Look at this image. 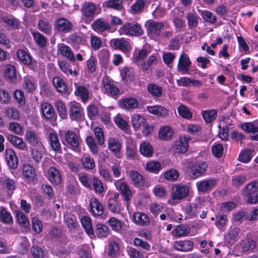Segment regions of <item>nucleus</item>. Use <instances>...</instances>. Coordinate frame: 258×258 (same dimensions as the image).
<instances>
[{"label":"nucleus","mask_w":258,"mask_h":258,"mask_svg":"<svg viewBox=\"0 0 258 258\" xmlns=\"http://www.w3.org/2000/svg\"><path fill=\"white\" fill-rule=\"evenodd\" d=\"M120 75L123 80H131L134 78L135 73L133 68L124 67L120 71Z\"/></svg>","instance_id":"nucleus-50"},{"label":"nucleus","mask_w":258,"mask_h":258,"mask_svg":"<svg viewBox=\"0 0 258 258\" xmlns=\"http://www.w3.org/2000/svg\"><path fill=\"white\" fill-rule=\"evenodd\" d=\"M107 206L108 210L113 213H119L121 211V205L115 199H109Z\"/></svg>","instance_id":"nucleus-41"},{"label":"nucleus","mask_w":258,"mask_h":258,"mask_svg":"<svg viewBox=\"0 0 258 258\" xmlns=\"http://www.w3.org/2000/svg\"><path fill=\"white\" fill-rule=\"evenodd\" d=\"M116 186L123 200L126 202H129L131 200L133 193L127 183L125 182H118L116 184Z\"/></svg>","instance_id":"nucleus-16"},{"label":"nucleus","mask_w":258,"mask_h":258,"mask_svg":"<svg viewBox=\"0 0 258 258\" xmlns=\"http://www.w3.org/2000/svg\"><path fill=\"white\" fill-rule=\"evenodd\" d=\"M90 210L94 216H101L103 214V207L96 198H92L90 201Z\"/></svg>","instance_id":"nucleus-23"},{"label":"nucleus","mask_w":258,"mask_h":258,"mask_svg":"<svg viewBox=\"0 0 258 258\" xmlns=\"http://www.w3.org/2000/svg\"><path fill=\"white\" fill-rule=\"evenodd\" d=\"M242 128L248 133L254 134L258 133V123L257 122L244 123L242 125Z\"/></svg>","instance_id":"nucleus-48"},{"label":"nucleus","mask_w":258,"mask_h":258,"mask_svg":"<svg viewBox=\"0 0 258 258\" xmlns=\"http://www.w3.org/2000/svg\"><path fill=\"white\" fill-rule=\"evenodd\" d=\"M186 18L187 20L188 27L190 28L196 27L199 23V16L191 13L187 14Z\"/></svg>","instance_id":"nucleus-63"},{"label":"nucleus","mask_w":258,"mask_h":258,"mask_svg":"<svg viewBox=\"0 0 258 258\" xmlns=\"http://www.w3.org/2000/svg\"><path fill=\"white\" fill-rule=\"evenodd\" d=\"M40 112L42 117L46 119L53 118L55 114L53 106L46 102H43L40 104Z\"/></svg>","instance_id":"nucleus-18"},{"label":"nucleus","mask_w":258,"mask_h":258,"mask_svg":"<svg viewBox=\"0 0 258 258\" xmlns=\"http://www.w3.org/2000/svg\"><path fill=\"white\" fill-rule=\"evenodd\" d=\"M218 181V179L213 178L200 180L196 183L197 189L201 192H207L216 186Z\"/></svg>","instance_id":"nucleus-5"},{"label":"nucleus","mask_w":258,"mask_h":258,"mask_svg":"<svg viewBox=\"0 0 258 258\" xmlns=\"http://www.w3.org/2000/svg\"><path fill=\"white\" fill-rule=\"evenodd\" d=\"M239 231L240 229L238 227L231 228L229 232L225 235L226 240L229 243L236 241L237 236Z\"/></svg>","instance_id":"nucleus-58"},{"label":"nucleus","mask_w":258,"mask_h":258,"mask_svg":"<svg viewBox=\"0 0 258 258\" xmlns=\"http://www.w3.org/2000/svg\"><path fill=\"white\" fill-rule=\"evenodd\" d=\"M0 217L1 221L5 224H10L13 221L12 217L10 213L4 207H1Z\"/></svg>","instance_id":"nucleus-60"},{"label":"nucleus","mask_w":258,"mask_h":258,"mask_svg":"<svg viewBox=\"0 0 258 258\" xmlns=\"http://www.w3.org/2000/svg\"><path fill=\"white\" fill-rule=\"evenodd\" d=\"M190 232V228L188 225L180 224L176 226L172 230V233L174 236L180 237L188 235Z\"/></svg>","instance_id":"nucleus-28"},{"label":"nucleus","mask_w":258,"mask_h":258,"mask_svg":"<svg viewBox=\"0 0 258 258\" xmlns=\"http://www.w3.org/2000/svg\"><path fill=\"white\" fill-rule=\"evenodd\" d=\"M91 26L93 30L98 32H102L111 29V26L109 23L101 19H97L92 24Z\"/></svg>","instance_id":"nucleus-27"},{"label":"nucleus","mask_w":258,"mask_h":258,"mask_svg":"<svg viewBox=\"0 0 258 258\" xmlns=\"http://www.w3.org/2000/svg\"><path fill=\"white\" fill-rule=\"evenodd\" d=\"M53 84L59 93L66 94L68 93V87L62 79L59 77H55L53 79Z\"/></svg>","instance_id":"nucleus-30"},{"label":"nucleus","mask_w":258,"mask_h":258,"mask_svg":"<svg viewBox=\"0 0 258 258\" xmlns=\"http://www.w3.org/2000/svg\"><path fill=\"white\" fill-rule=\"evenodd\" d=\"M202 115L205 121L207 123H210L216 118L217 111L215 110L205 111Z\"/></svg>","instance_id":"nucleus-61"},{"label":"nucleus","mask_w":258,"mask_h":258,"mask_svg":"<svg viewBox=\"0 0 258 258\" xmlns=\"http://www.w3.org/2000/svg\"><path fill=\"white\" fill-rule=\"evenodd\" d=\"M47 141L51 149L55 152H60L61 146L57 135L53 132L48 134Z\"/></svg>","instance_id":"nucleus-22"},{"label":"nucleus","mask_w":258,"mask_h":258,"mask_svg":"<svg viewBox=\"0 0 258 258\" xmlns=\"http://www.w3.org/2000/svg\"><path fill=\"white\" fill-rule=\"evenodd\" d=\"M108 148L114 153H119L121 148V145L119 141L113 137L109 138L107 142Z\"/></svg>","instance_id":"nucleus-36"},{"label":"nucleus","mask_w":258,"mask_h":258,"mask_svg":"<svg viewBox=\"0 0 258 258\" xmlns=\"http://www.w3.org/2000/svg\"><path fill=\"white\" fill-rule=\"evenodd\" d=\"M147 25L148 33L156 36H161V30L165 26L164 23L152 20L147 21Z\"/></svg>","instance_id":"nucleus-13"},{"label":"nucleus","mask_w":258,"mask_h":258,"mask_svg":"<svg viewBox=\"0 0 258 258\" xmlns=\"http://www.w3.org/2000/svg\"><path fill=\"white\" fill-rule=\"evenodd\" d=\"M23 176L28 183L34 182L37 179L35 169L30 164H25L23 167Z\"/></svg>","instance_id":"nucleus-17"},{"label":"nucleus","mask_w":258,"mask_h":258,"mask_svg":"<svg viewBox=\"0 0 258 258\" xmlns=\"http://www.w3.org/2000/svg\"><path fill=\"white\" fill-rule=\"evenodd\" d=\"M83 18L86 20H92L95 16L98 14L96 5L90 2L84 3L81 8Z\"/></svg>","instance_id":"nucleus-4"},{"label":"nucleus","mask_w":258,"mask_h":258,"mask_svg":"<svg viewBox=\"0 0 258 258\" xmlns=\"http://www.w3.org/2000/svg\"><path fill=\"white\" fill-rule=\"evenodd\" d=\"M194 242L189 240L175 241L173 247L177 250L187 252L191 251L193 249Z\"/></svg>","instance_id":"nucleus-21"},{"label":"nucleus","mask_w":258,"mask_h":258,"mask_svg":"<svg viewBox=\"0 0 258 258\" xmlns=\"http://www.w3.org/2000/svg\"><path fill=\"white\" fill-rule=\"evenodd\" d=\"M54 105L58 112V114L62 119L67 118V110L65 104L62 101H58L55 103Z\"/></svg>","instance_id":"nucleus-53"},{"label":"nucleus","mask_w":258,"mask_h":258,"mask_svg":"<svg viewBox=\"0 0 258 258\" xmlns=\"http://www.w3.org/2000/svg\"><path fill=\"white\" fill-rule=\"evenodd\" d=\"M37 86L36 81L33 77L27 76L24 78L23 87L28 92H34L36 89Z\"/></svg>","instance_id":"nucleus-24"},{"label":"nucleus","mask_w":258,"mask_h":258,"mask_svg":"<svg viewBox=\"0 0 258 258\" xmlns=\"http://www.w3.org/2000/svg\"><path fill=\"white\" fill-rule=\"evenodd\" d=\"M3 186L6 188L8 194L11 195L16 188V182L13 179L6 177L3 182Z\"/></svg>","instance_id":"nucleus-54"},{"label":"nucleus","mask_w":258,"mask_h":258,"mask_svg":"<svg viewBox=\"0 0 258 258\" xmlns=\"http://www.w3.org/2000/svg\"><path fill=\"white\" fill-rule=\"evenodd\" d=\"M103 6L107 9L120 11L123 8L122 0H107L103 3Z\"/></svg>","instance_id":"nucleus-35"},{"label":"nucleus","mask_w":258,"mask_h":258,"mask_svg":"<svg viewBox=\"0 0 258 258\" xmlns=\"http://www.w3.org/2000/svg\"><path fill=\"white\" fill-rule=\"evenodd\" d=\"M127 253L130 258H144L142 252L132 246L127 247Z\"/></svg>","instance_id":"nucleus-64"},{"label":"nucleus","mask_w":258,"mask_h":258,"mask_svg":"<svg viewBox=\"0 0 258 258\" xmlns=\"http://www.w3.org/2000/svg\"><path fill=\"white\" fill-rule=\"evenodd\" d=\"M47 178L53 184H59L62 180L60 171L54 167H50L48 170Z\"/></svg>","instance_id":"nucleus-20"},{"label":"nucleus","mask_w":258,"mask_h":258,"mask_svg":"<svg viewBox=\"0 0 258 258\" xmlns=\"http://www.w3.org/2000/svg\"><path fill=\"white\" fill-rule=\"evenodd\" d=\"M128 175L132 184L136 187L141 188L143 186L145 183V178L142 174L137 171L131 170L128 172Z\"/></svg>","instance_id":"nucleus-19"},{"label":"nucleus","mask_w":258,"mask_h":258,"mask_svg":"<svg viewBox=\"0 0 258 258\" xmlns=\"http://www.w3.org/2000/svg\"><path fill=\"white\" fill-rule=\"evenodd\" d=\"M189 189L184 185L175 184L172 187L171 198L174 200H180L188 196Z\"/></svg>","instance_id":"nucleus-6"},{"label":"nucleus","mask_w":258,"mask_h":258,"mask_svg":"<svg viewBox=\"0 0 258 258\" xmlns=\"http://www.w3.org/2000/svg\"><path fill=\"white\" fill-rule=\"evenodd\" d=\"M86 141L89 148L92 153L94 155H97L98 153L99 149L97 145L95 143L94 138L93 136H87Z\"/></svg>","instance_id":"nucleus-57"},{"label":"nucleus","mask_w":258,"mask_h":258,"mask_svg":"<svg viewBox=\"0 0 258 258\" xmlns=\"http://www.w3.org/2000/svg\"><path fill=\"white\" fill-rule=\"evenodd\" d=\"M141 154L147 157H150L152 156L154 149L151 145L147 142L141 144L140 146Z\"/></svg>","instance_id":"nucleus-39"},{"label":"nucleus","mask_w":258,"mask_h":258,"mask_svg":"<svg viewBox=\"0 0 258 258\" xmlns=\"http://www.w3.org/2000/svg\"><path fill=\"white\" fill-rule=\"evenodd\" d=\"M161 169V164L158 161H151L148 162L146 165L147 170L154 173L158 172Z\"/></svg>","instance_id":"nucleus-59"},{"label":"nucleus","mask_w":258,"mask_h":258,"mask_svg":"<svg viewBox=\"0 0 258 258\" xmlns=\"http://www.w3.org/2000/svg\"><path fill=\"white\" fill-rule=\"evenodd\" d=\"M75 94L80 96L83 102H86L89 98V92L87 89L83 86L77 87Z\"/></svg>","instance_id":"nucleus-56"},{"label":"nucleus","mask_w":258,"mask_h":258,"mask_svg":"<svg viewBox=\"0 0 258 258\" xmlns=\"http://www.w3.org/2000/svg\"><path fill=\"white\" fill-rule=\"evenodd\" d=\"M132 124L136 130H138L147 123L145 118L138 114H134L132 117Z\"/></svg>","instance_id":"nucleus-38"},{"label":"nucleus","mask_w":258,"mask_h":258,"mask_svg":"<svg viewBox=\"0 0 258 258\" xmlns=\"http://www.w3.org/2000/svg\"><path fill=\"white\" fill-rule=\"evenodd\" d=\"M5 76L11 83L16 81V71L15 67L12 64H7L5 66Z\"/></svg>","instance_id":"nucleus-40"},{"label":"nucleus","mask_w":258,"mask_h":258,"mask_svg":"<svg viewBox=\"0 0 258 258\" xmlns=\"http://www.w3.org/2000/svg\"><path fill=\"white\" fill-rule=\"evenodd\" d=\"M93 187L96 193L102 194L104 190V188L102 181L96 177H93L92 180Z\"/></svg>","instance_id":"nucleus-62"},{"label":"nucleus","mask_w":258,"mask_h":258,"mask_svg":"<svg viewBox=\"0 0 258 258\" xmlns=\"http://www.w3.org/2000/svg\"><path fill=\"white\" fill-rule=\"evenodd\" d=\"M59 51L60 54L63 57L67 58L71 61H74L75 60V57L71 48L68 45L64 44L61 45L59 47Z\"/></svg>","instance_id":"nucleus-31"},{"label":"nucleus","mask_w":258,"mask_h":258,"mask_svg":"<svg viewBox=\"0 0 258 258\" xmlns=\"http://www.w3.org/2000/svg\"><path fill=\"white\" fill-rule=\"evenodd\" d=\"M84 115V109L81 105L75 101L69 104V115L72 120H81Z\"/></svg>","instance_id":"nucleus-7"},{"label":"nucleus","mask_w":258,"mask_h":258,"mask_svg":"<svg viewBox=\"0 0 258 258\" xmlns=\"http://www.w3.org/2000/svg\"><path fill=\"white\" fill-rule=\"evenodd\" d=\"M147 90L154 97L159 98L162 95V87L155 83L149 84L147 87Z\"/></svg>","instance_id":"nucleus-37"},{"label":"nucleus","mask_w":258,"mask_h":258,"mask_svg":"<svg viewBox=\"0 0 258 258\" xmlns=\"http://www.w3.org/2000/svg\"><path fill=\"white\" fill-rule=\"evenodd\" d=\"M81 162L84 168L86 170H92L95 166L94 159L89 154H84L81 158Z\"/></svg>","instance_id":"nucleus-32"},{"label":"nucleus","mask_w":258,"mask_h":258,"mask_svg":"<svg viewBox=\"0 0 258 258\" xmlns=\"http://www.w3.org/2000/svg\"><path fill=\"white\" fill-rule=\"evenodd\" d=\"M172 133L171 128L169 126H165L160 128L158 135L161 139L167 140L172 137Z\"/></svg>","instance_id":"nucleus-51"},{"label":"nucleus","mask_w":258,"mask_h":258,"mask_svg":"<svg viewBox=\"0 0 258 258\" xmlns=\"http://www.w3.org/2000/svg\"><path fill=\"white\" fill-rule=\"evenodd\" d=\"M109 229L105 225L101 223L96 225V233L98 237H105L109 234Z\"/></svg>","instance_id":"nucleus-49"},{"label":"nucleus","mask_w":258,"mask_h":258,"mask_svg":"<svg viewBox=\"0 0 258 258\" xmlns=\"http://www.w3.org/2000/svg\"><path fill=\"white\" fill-rule=\"evenodd\" d=\"M6 138L15 148L21 150H25L26 144L21 138L11 134L8 135Z\"/></svg>","instance_id":"nucleus-26"},{"label":"nucleus","mask_w":258,"mask_h":258,"mask_svg":"<svg viewBox=\"0 0 258 258\" xmlns=\"http://www.w3.org/2000/svg\"><path fill=\"white\" fill-rule=\"evenodd\" d=\"M120 35L129 36H140L144 33L142 26L136 22H127L119 28Z\"/></svg>","instance_id":"nucleus-2"},{"label":"nucleus","mask_w":258,"mask_h":258,"mask_svg":"<svg viewBox=\"0 0 258 258\" xmlns=\"http://www.w3.org/2000/svg\"><path fill=\"white\" fill-rule=\"evenodd\" d=\"M147 1L145 0H136L131 7V11L133 14H139L142 12L144 9Z\"/></svg>","instance_id":"nucleus-42"},{"label":"nucleus","mask_w":258,"mask_h":258,"mask_svg":"<svg viewBox=\"0 0 258 258\" xmlns=\"http://www.w3.org/2000/svg\"><path fill=\"white\" fill-rule=\"evenodd\" d=\"M38 28L42 32L46 35H49L52 31V27L47 20L40 19L38 21Z\"/></svg>","instance_id":"nucleus-43"},{"label":"nucleus","mask_w":258,"mask_h":258,"mask_svg":"<svg viewBox=\"0 0 258 258\" xmlns=\"http://www.w3.org/2000/svg\"><path fill=\"white\" fill-rule=\"evenodd\" d=\"M191 140L189 136H184L180 138L178 140L175 141L172 145V149L175 153H184L188 151V143Z\"/></svg>","instance_id":"nucleus-8"},{"label":"nucleus","mask_w":258,"mask_h":258,"mask_svg":"<svg viewBox=\"0 0 258 258\" xmlns=\"http://www.w3.org/2000/svg\"><path fill=\"white\" fill-rule=\"evenodd\" d=\"M5 156L7 164L9 168L15 169L18 167V157L13 149H7L5 152Z\"/></svg>","instance_id":"nucleus-15"},{"label":"nucleus","mask_w":258,"mask_h":258,"mask_svg":"<svg viewBox=\"0 0 258 258\" xmlns=\"http://www.w3.org/2000/svg\"><path fill=\"white\" fill-rule=\"evenodd\" d=\"M207 168L208 165L206 162L196 161L190 168L192 177L196 178L204 175Z\"/></svg>","instance_id":"nucleus-12"},{"label":"nucleus","mask_w":258,"mask_h":258,"mask_svg":"<svg viewBox=\"0 0 258 258\" xmlns=\"http://www.w3.org/2000/svg\"><path fill=\"white\" fill-rule=\"evenodd\" d=\"M104 89L106 93L110 96H114L118 94L119 90L109 80L104 82Z\"/></svg>","instance_id":"nucleus-33"},{"label":"nucleus","mask_w":258,"mask_h":258,"mask_svg":"<svg viewBox=\"0 0 258 258\" xmlns=\"http://www.w3.org/2000/svg\"><path fill=\"white\" fill-rule=\"evenodd\" d=\"M81 221L83 227L85 229L86 233L88 235H93L94 231L90 218L87 216H83Z\"/></svg>","instance_id":"nucleus-46"},{"label":"nucleus","mask_w":258,"mask_h":258,"mask_svg":"<svg viewBox=\"0 0 258 258\" xmlns=\"http://www.w3.org/2000/svg\"><path fill=\"white\" fill-rule=\"evenodd\" d=\"M35 42L40 47H44L46 45L47 40L45 36L39 32L32 33Z\"/></svg>","instance_id":"nucleus-44"},{"label":"nucleus","mask_w":258,"mask_h":258,"mask_svg":"<svg viewBox=\"0 0 258 258\" xmlns=\"http://www.w3.org/2000/svg\"><path fill=\"white\" fill-rule=\"evenodd\" d=\"M148 111L152 114L162 117H166L168 115V110L160 105L149 106Z\"/></svg>","instance_id":"nucleus-29"},{"label":"nucleus","mask_w":258,"mask_h":258,"mask_svg":"<svg viewBox=\"0 0 258 258\" xmlns=\"http://www.w3.org/2000/svg\"><path fill=\"white\" fill-rule=\"evenodd\" d=\"M25 138L29 145L34 148L41 149L43 147L39 133L34 130L27 131Z\"/></svg>","instance_id":"nucleus-3"},{"label":"nucleus","mask_w":258,"mask_h":258,"mask_svg":"<svg viewBox=\"0 0 258 258\" xmlns=\"http://www.w3.org/2000/svg\"><path fill=\"white\" fill-rule=\"evenodd\" d=\"M177 112L180 116L186 119H190L192 118V115L188 108L183 104H180L177 108Z\"/></svg>","instance_id":"nucleus-47"},{"label":"nucleus","mask_w":258,"mask_h":258,"mask_svg":"<svg viewBox=\"0 0 258 258\" xmlns=\"http://www.w3.org/2000/svg\"><path fill=\"white\" fill-rule=\"evenodd\" d=\"M54 27L57 31L67 33L70 32L72 30L73 25L72 23L67 19L60 17L55 20Z\"/></svg>","instance_id":"nucleus-10"},{"label":"nucleus","mask_w":258,"mask_h":258,"mask_svg":"<svg viewBox=\"0 0 258 258\" xmlns=\"http://www.w3.org/2000/svg\"><path fill=\"white\" fill-rule=\"evenodd\" d=\"M17 54L19 60L23 64L27 66H30L32 64L31 56L24 50L19 49Z\"/></svg>","instance_id":"nucleus-34"},{"label":"nucleus","mask_w":258,"mask_h":258,"mask_svg":"<svg viewBox=\"0 0 258 258\" xmlns=\"http://www.w3.org/2000/svg\"><path fill=\"white\" fill-rule=\"evenodd\" d=\"M119 254V247L118 244L114 241L109 243L108 254L112 257L118 256Z\"/></svg>","instance_id":"nucleus-52"},{"label":"nucleus","mask_w":258,"mask_h":258,"mask_svg":"<svg viewBox=\"0 0 258 258\" xmlns=\"http://www.w3.org/2000/svg\"><path fill=\"white\" fill-rule=\"evenodd\" d=\"M242 195L247 203L255 204L258 202V181L247 184L242 190Z\"/></svg>","instance_id":"nucleus-1"},{"label":"nucleus","mask_w":258,"mask_h":258,"mask_svg":"<svg viewBox=\"0 0 258 258\" xmlns=\"http://www.w3.org/2000/svg\"><path fill=\"white\" fill-rule=\"evenodd\" d=\"M110 44L113 48L123 52H128L131 48L130 42L123 38L112 39L110 41Z\"/></svg>","instance_id":"nucleus-14"},{"label":"nucleus","mask_w":258,"mask_h":258,"mask_svg":"<svg viewBox=\"0 0 258 258\" xmlns=\"http://www.w3.org/2000/svg\"><path fill=\"white\" fill-rule=\"evenodd\" d=\"M191 64V62L188 55L182 53L178 59L177 70L182 75L189 74Z\"/></svg>","instance_id":"nucleus-9"},{"label":"nucleus","mask_w":258,"mask_h":258,"mask_svg":"<svg viewBox=\"0 0 258 258\" xmlns=\"http://www.w3.org/2000/svg\"><path fill=\"white\" fill-rule=\"evenodd\" d=\"M118 103L120 108L124 109L135 108L139 104L137 100L132 97L126 98L119 100Z\"/></svg>","instance_id":"nucleus-25"},{"label":"nucleus","mask_w":258,"mask_h":258,"mask_svg":"<svg viewBox=\"0 0 258 258\" xmlns=\"http://www.w3.org/2000/svg\"><path fill=\"white\" fill-rule=\"evenodd\" d=\"M242 250L248 251L254 249L256 246V242L253 239L248 238L243 241L241 244Z\"/></svg>","instance_id":"nucleus-55"},{"label":"nucleus","mask_w":258,"mask_h":258,"mask_svg":"<svg viewBox=\"0 0 258 258\" xmlns=\"http://www.w3.org/2000/svg\"><path fill=\"white\" fill-rule=\"evenodd\" d=\"M64 140L71 147V148L74 150H77L80 145L79 138L77 134L72 131H64Z\"/></svg>","instance_id":"nucleus-11"},{"label":"nucleus","mask_w":258,"mask_h":258,"mask_svg":"<svg viewBox=\"0 0 258 258\" xmlns=\"http://www.w3.org/2000/svg\"><path fill=\"white\" fill-rule=\"evenodd\" d=\"M133 218L135 223L140 225H144L149 222L148 216L142 213H135L133 215Z\"/></svg>","instance_id":"nucleus-45"}]
</instances>
